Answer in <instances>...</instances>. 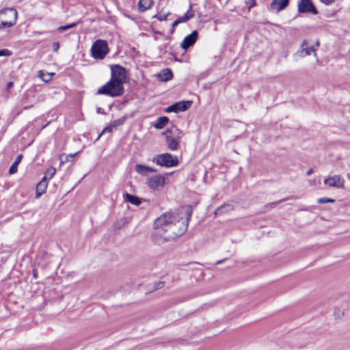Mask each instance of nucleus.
I'll list each match as a JSON object with an SVG mask.
<instances>
[{
    "mask_svg": "<svg viewBox=\"0 0 350 350\" xmlns=\"http://www.w3.org/2000/svg\"><path fill=\"white\" fill-rule=\"evenodd\" d=\"M111 131H112V127H111V125H109V126H106L105 128H104V129L103 130V131H102L101 134L98 136V138H99V137H100V135H101L103 133H105V132H111Z\"/></svg>",
    "mask_w": 350,
    "mask_h": 350,
    "instance_id": "nucleus-31",
    "label": "nucleus"
},
{
    "mask_svg": "<svg viewBox=\"0 0 350 350\" xmlns=\"http://www.w3.org/2000/svg\"><path fill=\"white\" fill-rule=\"evenodd\" d=\"M289 3V0H273L270 4V8L277 12L284 10Z\"/></svg>",
    "mask_w": 350,
    "mask_h": 350,
    "instance_id": "nucleus-13",
    "label": "nucleus"
},
{
    "mask_svg": "<svg viewBox=\"0 0 350 350\" xmlns=\"http://www.w3.org/2000/svg\"><path fill=\"white\" fill-rule=\"evenodd\" d=\"M192 102L190 100H183L174 103L173 105L167 107L165 111L167 113H178L179 111H185L189 109L191 106Z\"/></svg>",
    "mask_w": 350,
    "mask_h": 350,
    "instance_id": "nucleus-8",
    "label": "nucleus"
},
{
    "mask_svg": "<svg viewBox=\"0 0 350 350\" xmlns=\"http://www.w3.org/2000/svg\"><path fill=\"white\" fill-rule=\"evenodd\" d=\"M198 38V32L197 30L193 31L189 35L187 36L180 44V46L184 50H187L189 47L192 46Z\"/></svg>",
    "mask_w": 350,
    "mask_h": 350,
    "instance_id": "nucleus-10",
    "label": "nucleus"
},
{
    "mask_svg": "<svg viewBox=\"0 0 350 350\" xmlns=\"http://www.w3.org/2000/svg\"><path fill=\"white\" fill-rule=\"evenodd\" d=\"M164 284L163 282H159L155 284L154 289H159L163 287Z\"/></svg>",
    "mask_w": 350,
    "mask_h": 350,
    "instance_id": "nucleus-34",
    "label": "nucleus"
},
{
    "mask_svg": "<svg viewBox=\"0 0 350 350\" xmlns=\"http://www.w3.org/2000/svg\"><path fill=\"white\" fill-rule=\"evenodd\" d=\"M96 94L107 95L111 97H118L124 94V87L123 85L110 79L97 90Z\"/></svg>",
    "mask_w": 350,
    "mask_h": 350,
    "instance_id": "nucleus-2",
    "label": "nucleus"
},
{
    "mask_svg": "<svg viewBox=\"0 0 350 350\" xmlns=\"http://www.w3.org/2000/svg\"><path fill=\"white\" fill-rule=\"evenodd\" d=\"M135 171L142 176L146 175L148 173L157 172L155 169L142 164H137L135 165Z\"/></svg>",
    "mask_w": 350,
    "mask_h": 350,
    "instance_id": "nucleus-15",
    "label": "nucleus"
},
{
    "mask_svg": "<svg viewBox=\"0 0 350 350\" xmlns=\"http://www.w3.org/2000/svg\"><path fill=\"white\" fill-rule=\"evenodd\" d=\"M226 259H223V260H219L218 261H217L216 264L217 265H219V264H221Z\"/></svg>",
    "mask_w": 350,
    "mask_h": 350,
    "instance_id": "nucleus-40",
    "label": "nucleus"
},
{
    "mask_svg": "<svg viewBox=\"0 0 350 350\" xmlns=\"http://www.w3.org/2000/svg\"><path fill=\"white\" fill-rule=\"evenodd\" d=\"M14 85V83L12 81H10L6 85V90H8L11 89Z\"/></svg>",
    "mask_w": 350,
    "mask_h": 350,
    "instance_id": "nucleus-36",
    "label": "nucleus"
},
{
    "mask_svg": "<svg viewBox=\"0 0 350 350\" xmlns=\"http://www.w3.org/2000/svg\"><path fill=\"white\" fill-rule=\"evenodd\" d=\"M173 74L170 68H165L157 75V78L161 81H168L171 80Z\"/></svg>",
    "mask_w": 350,
    "mask_h": 350,
    "instance_id": "nucleus-14",
    "label": "nucleus"
},
{
    "mask_svg": "<svg viewBox=\"0 0 350 350\" xmlns=\"http://www.w3.org/2000/svg\"><path fill=\"white\" fill-rule=\"evenodd\" d=\"M18 12L14 8H5L0 11V28L7 29L14 26L17 20Z\"/></svg>",
    "mask_w": 350,
    "mask_h": 350,
    "instance_id": "nucleus-3",
    "label": "nucleus"
},
{
    "mask_svg": "<svg viewBox=\"0 0 350 350\" xmlns=\"http://www.w3.org/2000/svg\"><path fill=\"white\" fill-rule=\"evenodd\" d=\"M179 24L178 20H175L172 23V27H174Z\"/></svg>",
    "mask_w": 350,
    "mask_h": 350,
    "instance_id": "nucleus-37",
    "label": "nucleus"
},
{
    "mask_svg": "<svg viewBox=\"0 0 350 350\" xmlns=\"http://www.w3.org/2000/svg\"><path fill=\"white\" fill-rule=\"evenodd\" d=\"M185 219H180L179 217L170 213L162 214L155 219L154 226L157 233L162 236L165 241H169L184 234L191 216V211L188 208L185 213Z\"/></svg>",
    "mask_w": 350,
    "mask_h": 350,
    "instance_id": "nucleus-1",
    "label": "nucleus"
},
{
    "mask_svg": "<svg viewBox=\"0 0 350 350\" xmlns=\"http://www.w3.org/2000/svg\"><path fill=\"white\" fill-rule=\"evenodd\" d=\"M48 180L46 176H44L42 180L37 184L36 198H39L44 194L47 189Z\"/></svg>",
    "mask_w": 350,
    "mask_h": 350,
    "instance_id": "nucleus-12",
    "label": "nucleus"
},
{
    "mask_svg": "<svg viewBox=\"0 0 350 350\" xmlns=\"http://www.w3.org/2000/svg\"><path fill=\"white\" fill-rule=\"evenodd\" d=\"M172 134H173V130L171 129H168L165 132L163 133V135H164L165 136V137L167 136H172Z\"/></svg>",
    "mask_w": 350,
    "mask_h": 350,
    "instance_id": "nucleus-32",
    "label": "nucleus"
},
{
    "mask_svg": "<svg viewBox=\"0 0 350 350\" xmlns=\"http://www.w3.org/2000/svg\"><path fill=\"white\" fill-rule=\"evenodd\" d=\"M317 202L319 204H326V203H333L335 202V200L334 199L329 198H321L318 199Z\"/></svg>",
    "mask_w": 350,
    "mask_h": 350,
    "instance_id": "nucleus-26",
    "label": "nucleus"
},
{
    "mask_svg": "<svg viewBox=\"0 0 350 350\" xmlns=\"http://www.w3.org/2000/svg\"><path fill=\"white\" fill-rule=\"evenodd\" d=\"M315 51L316 50L314 46H309L306 40H304L301 45L300 55L301 57H305L310 55V51L314 52V55H316Z\"/></svg>",
    "mask_w": 350,
    "mask_h": 350,
    "instance_id": "nucleus-16",
    "label": "nucleus"
},
{
    "mask_svg": "<svg viewBox=\"0 0 350 350\" xmlns=\"http://www.w3.org/2000/svg\"><path fill=\"white\" fill-rule=\"evenodd\" d=\"M152 161L159 165L165 167H175L179 163L178 157L170 153L158 154L152 159Z\"/></svg>",
    "mask_w": 350,
    "mask_h": 350,
    "instance_id": "nucleus-5",
    "label": "nucleus"
},
{
    "mask_svg": "<svg viewBox=\"0 0 350 350\" xmlns=\"http://www.w3.org/2000/svg\"><path fill=\"white\" fill-rule=\"evenodd\" d=\"M22 158H23L22 154H18L17 156L15 161H14V163L12 164V165L10 166V167L9 169V173L10 174H14L16 173L18 165L21 163Z\"/></svg>",
    "mask_w": 350,
    "mask_h": 350,
    "instance_id": "nucleus-22",
    "label": "nucleus"
},
{
    "mask_svg": "<svg viewBox=\"0 0 350 350\" xmlns=\"http://www.w3.org/2000/svg\"><path fill=\"white\" fill-rule=\"evenodd\" d=\"M166 142L167 144V147L171 150H176L178 148L179 142L172 136L166 137Z\"/></svg>",
    "mask_w": 350,
    "mask_h": 350,
    "instance_id": "nucleus-19",
    "label": "nucleus"
},
{
    "mask_svg": "<svg viewBox=\"0 0 350 350\" xmlns=\"http://www.w3.org/2000/svg\"><path fill=\"white\" fill-rule=\"evenodd\" d=\"M111 78L110 79L123 85L126 79V69L119 64H113L110 67Z\"/></svg>",
    "mask_w": 350,
    "mask_h": 350,
    "instance_id": "nucleus-6",
    "label": "nucleus"
},
{
    "mask_svg": "<svg viewBox=\"0 0 350 350\" xmlns=\"http://www.w3.org/2000/svg\"><path fill=\"white\" fill-rule=\"evenodd\" d=\"M53 75H54V73H44L43 70H39L38 73V77L44 82H49L51 81Z\"/></svg>",
    "mask_w": 350,
    "mask_h": 350,
    "instance_id": "nucleus-24",
    "label": "nucleus"
},
{
    "mask_svg": "<svg viewBox=\"0 0 350 350\" xmlns=\"http://www.w3.org/2000/svg\"><path fill=\"white\" fill-rule=\"evenodd\" d=\"M247 3L248 5V9L250 10L252 7H254L256 5V0H249Z\"/></svg>",
    "mask_w": 350,
    "mask_h": 350,
    "instance_id": "nucleus-33",
    "label": "nucleus"
},
{
    "mask_svg": "<svg viewBox=\"0 0 350 350\" xmlns=\"http://www.w3.org/2000/svg\"><path fill=\"white\" fill-rule=\"evenodd\" d=\"M53 51L55 53H57L59 48V43L58 42H55L53 43L52 45Z\"/></svg>",
    "mask_w": 350,
    "mask_h": 350,
    "instance_id": "nucleus-30",
    "label": "nucleus"
},
{
    "mask_svg": "<svg viewBox=\"0 0 350 350\" xmlns=\"http://www.w3.org/2000/svg\"><path fill=\"white\" fill-rule=\"evenodd\" d=\"M153 4V0H139L138 3V10L143 12L151 8Z\"/></svg>",
    "mask_w": 350,
    "mask_h": 350,
    "instance_id": "nucleus-18",
    "label": "nucleus"
},
{
    "mask_svg": "<svg viewBox=\"0 0 350 350\" xmlns=\"http://www.w3.org/2000/svg\"><path fill=\"white\" fill-rule=\"evenodd\" d=\"M79 153V152H77L74 154H66V155L65 154H62L59 157V159L60 160V165H62L66 162L72 161L74 157Z\"/></svg>",
    "mask_w": 350,
    "mask_h": 350,
    "instance_id": "nucleus-23",
    "label": "nucleus"
},
{
    "mask_svg": "<svg viewBox=\"0 0 350 350\" xmlns=\"http://www.w3.org/2000/svg\"><path fill=\"white\" fill-rule=\"evenodd\" d=\"M316 44L318 46L319 44V42H316Z\"/></svg>",
    "mask_w": 350,
    "mask_h": 350,
    "instance_id": "nucleus-45",
    "label": "nucleus"
},
{
    "mask_svg": "<svg viewBox=\"0 0 350 350\" xmlns=\"http://www.w3.org/2000/svg\"><path fill=\"white\" fill-rule=\"evenodd\" d=\"M191 9L192 7L191 5H190L189 9L187 10V12L183 16H180L179 18H177L178 20L179 23H185L193 17L194 14Z\"/></svg>",
    "mask_w": 350,
    "mask_h": 350,
    "instance_id": "nucleus-21",
    "label": "nucleus"
},
{
    "mask_svg": "<svg viewBox=\"0 0 350 350\" xmlns=\"http://www.w3.org/2000/svg\"><path fill=\"white\" fill-rule=\"evenodd\" d=\"M165 183V178L161 175H155L151 176L148 180V185L152 189H157L159 187H163Z\"/></svg>",
    "mask_w": 350,
    "mask_h": 350,
    "instance_id": "nucleus-11",
    "label": "nucleus"
},
{
    "mask_svg": "<svg viewBox=\"0 0 350 350\" xmlns=\"http://www.w3.org/2000/svg\"><path fill=\"white\" fill-rule=\"evenodd\" d=\"M124 199L125 201L130 202L131 204L136 206H139L142 203V199L137 196L126 193L124 195Z\"/></svg>",
    "mask_w": 350,
    "mask_h": 350,
    "instance_id": "nucleus-17",
    "label": "nucleus"
},
{
    "mask_svg": "<svg viewBox=\"0 0 350 350\" xmlns=\"http://www.w3.org/2000/svg\"><path fill=\"white\" fill-rule=\"evenodd\" d=\"M75 26H76V23H71V24H68L66 25L60 26L58 27L57 30L59 31H63L68 30L72 27H74Z\"/></svg>",
    "mask_w": 350,
    "mask_h": 350,
    "instance_id": "nucleus-27",
    "label": "nucleus"
},
{
    "mask_svg": "<svg viewBox=\"0 0 350 350\" xmlns=\"http://www.w3.org/2000/svg\"><path fill=\"white\" fill-rule=\"evenodd\" d=\"M12 55V52L8 49H1L0 50V56H10Z\"/></svg>",
    "mask_w": 350,
    "mask_h": 350,
    "instance_id": "nucleus-29",
    "label": "nucleus"
},
{
    "mask_svg": "<svg viewBox=\"0 0 350 350\" xmlns=\"http://www.w3.org/2000/svg\"><path fill=\"white\" fill-rule=\"evenodd\" d=\"M56 172V170L53 167H49L46 171V174L49 176V178L51 179Z\"/></svg>",
    "mask_w": 350,
    "mask_h": 350,
    "instance_id": "nucleus-28",
    "label": "nucleus"
},
{
    "mask_svg": "<svg viewBox=\"0 0 350 350\" xmlns=\"http://www.w3.org/2000/svg\"><path fill=\"white\" fill-rule=\"evenodd\" d=\"M221 209V207H219L217 209V211H215V213H217L218 211H220V210Z\"/></svg>",
    "mask_w": 350,
    "mask_h": 350,
    "instance_id": "nucleus-42",
    "label": "nucleus"
},
{
    "mask_svg": "<svg viewBox=\"0 0 350 350\" xmlns=\"http://www.w3.org/2000/svg\"><path fill=\"white\" fill-rule=\"evenodd\" d=\"M298 12L299 13L310 12L315 15L318 14L311 0H301L298 4Z\"/></svg>",
    "mask_w": 350,
    "mask_h": 350,
    "instance_id": "nucleus-9",
    "label": "nucleus"
},
{
    "mask_svg": "<svg viewBox=\"0 0 350 350\" xmlns=\"http://www.w3.org/2000/svg\"><path fill=\"white\" fill-rule=\"evenodd\" d=\"M324 184L336 189L345 188V179L341 175L329 176L324 180Z\"/></svg>",
    "mask_w": 350,
    "mask_h": 350,
    "instance_id": "nucleus-7",
    "label": "nucleus"
},
{
    "mask_svg": "<svg viewBox=\"0 0 350 350\" xmlns=\"http://www.w3.org/2000/svg\"><path fill=\"white\" fill-rule=\"evenodd\" d=\"M313 172V170L312 168H310L309 169L307 172H306V175L307 176H310L312 174V173Z\"/></svg>",
    "mask_w": 350,
    "mask_h": 350,
    "instance_id": "nucleus-38",
    "label": "nucleus"
},
{
    "mask_svg": "<svg viewBox=\"0 0 350 350\" xmlns=\"http://www.w3.org/2000/svg\"><path fill=\"white\" fill-rule=\"evenodd\" d=\"M169 122V118L166 116L158 118L154 127L157 129H162Z\"/></svg>",
    "mask_w": 350,
    "mask_h": 350,
    "instance_id": "nucleus-20",
    "label": "nucleus"
},
{
    "mask_svg": "<svg viewBox=\"0 0 350 350\" xmlns=\"http://www.w3.org/2000/svg\"><path fill=\"white\" fill-rule=\"evenodd\" d=\"M165 18H166V16H159V21H163V20H165Z\"/></svg>",
    "mask_w": 350,
    "mask_h": 350,
    "instance_id": "nucleus-41",
    "label": "nucleus"
},
{
    "mask_svg": "<svg viewBox=\"0 0 350 350\" xmlns=\"http://www.w3.org/2000/svg\"><path fill=\"white\" fill-rule=\"evenodd\" d=\"M126 118L125 116L121 117L120 118L115 120L113 122L111 123V126L113 128H116L119 126L122 125L126 120Z\"/></svg>",
    "mask_w": 350,
    "mask_h": 350,
    "instance_id": "nucleus-25",
    "label": "nucleus"
},
{
    "mask_svg": "<svg viewBox=\"0 0 350 350\" xmlns=\"http://www.w3.org/2000/svg\"><path fill=\"white\" fill-rule=\"evenodd\" d=\"M36 33H38V34H42V33H41V32H37Z\"/></svg>",
    "mask_w": 350,
    "mask_h": 350,
    "instance_id": "nucleus-44",
    "label": "nucleus"
},
{
    "mask_svg": "<svg viewBox=\"0 0 350 350\" xmlns=\"http://www.w3.org/2000/svg\"><path fill=\"white\" fill-rule=\"evenodd\" d=\"M33 277H34V278H36V277H37L36 273V272H35V271H33Z\"/></svg>",
    "mask_w": 350,
    "mask_h": 350,
    "instance_id": "nucleus-43",
    "label": "nucleus"
},
{
    "mask_svg": "<svg viewBox=\"0 0 350 350\" xmlns=\"http://www.w3.org/2000/svg\"><path fill=\"white\" fill-rule=\"evenodd\" d=\"M109 51L107 42L104 40H97L91 47V54L94 59H104Z\"/></svg>",
    "mask_w": 350,
    "mask_h": 350,
    "instance_id": "nucleus-4",
    "label": "nucleus"
},
{
    "mask_svg": "<svg viewBox=\"0 0 350 350\" xmlns=\"http://www.w3.org/2000/svg\"><path fill=\"white\" fill-rule=\"evenodd\" d=\"M96 112H97L98 113H104V112H103V109H102L100 107H98V108L96 109Z\"/></svg>",
    "mask_w": 350,
    "mask_h": 350,
    "instance_id": "nucleus-39",
    "label": "nucleus"
},
{
    "mask_svg": "<svg viewBox=\"0 0 350 350\" xmlns=\"http://www.w3.org/2000/svg\"><path fill=\"white\" fill-rule=\"evenodd\" d=\"M322 3L326 4V5H331L333 3L335 0H320Z\"/></svg>",
    "mask_w": 350,
    "mask_h": 350,
    "instance_id": "nucleus-35",
    "label": "nucleus"
}]
</instances>
